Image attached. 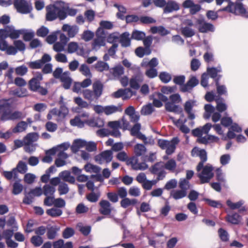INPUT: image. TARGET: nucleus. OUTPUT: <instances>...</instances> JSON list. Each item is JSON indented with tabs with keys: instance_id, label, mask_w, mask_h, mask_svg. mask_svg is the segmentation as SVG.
Returning a JSON list of instances; mask_svg holds the SVG:
<instances>
[{
	"instance_id": "obj_1",
	"label": "nucleus",
	"mask_w": 248,
	"mask_h": 248,
	"mask_svg": "<svg viewBox=\"0 0 248 248\" xmlns=\"http://www.w3.org/2000/svg\"><path fill=\"white\" fill-rule=\"evenodd\" d=\"M199 152L198 156L201 161L196 167V170L198 172L202 169V170L201 173L198 174V177L200 179L201 184L207 183L214 177L213 167L209 164L203 166L204 163L207 160V153L204 149H200Z\"/></svg>"
},
{
	"instance_id": "obj_2",
	"label": "nucleus",
	"mask_w": 248,
	"mask_h": 248,
	"mask_svg": "<svg viewBox=\"0 0 248 248\" xmlns=\"http://www.w3.org/2000/svg\"><path fill=\"white\" fill-rule=\"evenodd\" d=\"M45 16H76L78 10L70 8L69 4L62 1H57L53 4L46 7Z\"/></svg>"
},
{
	"instance_id": "obj_3",
	"label": "nucleus",
	"mask_w": 248,
	"mask_h": 248,
	"mask_svg": "<svg viewBox=\"0 0 248 248\" xmlns=\"http://www.w3.org/2000/svg\"><path fill=\"white\" fill-rule=\"evenodd\" d=\"M42 79V75L40 73H37L35 77L29 81V86L31 91L37 92L42 95H45L48 92L46 88L40 85V81Z\"/></svg>"
},
{
	"instance_id": "obj_4",
	"label": "nucleus",
	"mask_w": 248,
	"mask_h": 248,
	"mask_svg": "<svg viewBox=\"0 0 248 248\" xmlns=\"http://www.w3.org/2000/svg\"><path fill=\"white\" fill-rule=\"evenodd\" d=\"M13 5L16 12L20 14H29L32 10L31 3L26 0H14Z\"/></svg>"
},
{
	"instance_id": "obj_5",
	"label": "nucleus",
	"mask_w": 248,
	"mask_h": 248,
	"mask_svg": "<svg viewBox=\"0 0 248 248\" xmlns=\"http://www.w3.org/2000/svg\"><path fill=\"white\" fill-rule=\"evenodd\" d=\"M156 95L158 99L166 103V109L170 111V103L168 101L170 99V87L163 86L161 89V93H156Z\"/></svg>"
},
{
	"instance_id": "obj_6",
	"label": "nucleus",
	"mask_w": 248,
	"mask_h": 248,
	"mask_svg": "<svg viewBox=\"0 0 248 248\" xmlns=\"http://www.w3.org/2000/svg\"><path fill=\"white\" fill-rule=\"evenodd\" d=\"M223 11H227L230 13L235 14L238 13L241 15H246L248 16V12H247L244 5L241 2H231L229 5L224 8Z\"/></svg>"
},
{
	"instance_id": "obj_7",
	"label": "nucleus",
	"mask_w": 248,
	"mask_h": 248,
	"mask_svg": "<svg viewBox=\"0 0 248 248\" xmlns=\"http://www.w3.org/2000/svg\"><path fill=\"white\" fill-rule=\"evenodd\" d=\"M195 27L197 28L199 31L202 33L214 31V26L211 23L205 22L202 19H199L196 20L195 23Z\"/></svg>"
},
{
	"instance_id": "obj_8",
	"label": "nucleus",
	"mask_w": 248,
	"mask_h": 248,
	"mask_svg": "<svg viewBox=\"0 0 248 248\" xmlns=\"http://www.w3.org/2000/svg\"><path fill=\"white\" fill-rule=\"evenodd\" d=\"M113 158L112 152L111 150H106L94 156V160L99 164H101L104 162H110Z\"/></svg>"
},
{
	"instance_id": "obj_9",
	"label": "nucleus",
	"mask_w": 248,
	"mask_h": 248,
	"mask_svg": "<svg viewBox=\"0 0 248 248\" xmlns=\"http://www.w3.org/2000/svg\"><path fill=\"white\" fill-rule=\"evenodd\" d=\"M164 168L170 170V160H169L166 163H164L163 162L156 163L149 169V170L153 174H157L161 170H163Z\"/></svg>"
},
{
	"instance_id": "obj_10",
	"label": "nucleus",
	"mask_w": 248,
	"mask_h": 248,
	"mask_svg": "<svg viewBox=\"0 0 248 248\" xmlns=\"http://www.w3.org/2000/svg\"><path fill=\"white\" fill-rule=\"evenodd\" d=\"M128 165H131L134 170H144L148 168V165L145 163H138V159L136 157H133L127 161Z\"/></svg>"
},
{
	"instance_id": "obj_11",
	"label": "nucleus",
	"mask_w": 248,
	"mask_h": 248,
	"mask_svg": "<svg viewBox=\"0 0 248 248\" xmlns=\"http://www.w3.org/2000/svg\"><path fill=\"white\" fill-rule=\"evenodd\" d=\"M199 83V80L195 77H192L183 86L180 88V90L183 93L188 92Z\"/></svg>"
},
{
	"instance_id": "obj_12",
	"label": "nucleus",
	"mask_w": 248,
	"mask_h": 248,
	"mask_svg": "<svg viewBox=\"0 0 248 248\" xmlns=\"http://www.w3.org/2000/svg\"><path fill=\"white\" fill-rule=\"evenodd\" d=\"M183 6L185 8H189L190 13L191 15H195L201 10V6L199 4H195L192 0H186L183 3Z\"/></svg>"
},
{
	"instance_id": "obj_13",
	"label": "nucleus",
	"mask_w": 248,
	"mask_h": 248,
	"mask_svg": "<svg viewBox=\"0 0 248 248\" xmlns=\"http://www.w3.org/2000/svg\"><path fill=\"white\" fill-rule=\"evenodd\" d=\"M153 4L157 7H164V14L170 13V0L167 2L165 0H154Z\"/></svg>"
},
{
	"instance_id": "obj_14",
	"label": "nucleus",
	"mask_w": 248,
	"mask_h": 248,
	"mask_svg": "<svg viewBox=\"0 0 248 248\" xmlns=\"http://www.w3.org/2000/svg\"><path fill=\"white\" fill-rule=\"evenodd\" d=\"M24 116L23 115L22 112L19 111H15L13 112L11 111V109L10 108L9 112L7 114H5L4 116L1 118V120L2 121L7 120H16V119H20L23 118Z\"/></svg>"
},
{
	"instance_id": "obj_15",
	"label": "nucleus",
	"mask_w": 248,
	"mask_h": 248,
	"mask_svg": "<svg viewBox=\"0 0 248 248\" xmlns=\"http://www.w3.org/2000/svg\"><path fill=\"white\" fill-rule=\"evenodd\" d=\"M103 84L99 80L94 81L93 84V91L95 94V100H97L102 95L103 90Z\"/></svg>"
},
{
	"instance_id": "obj_16",
	"label": "nucleus",
	"mask_w": 248,
	"mask_h": 248,
	"mask_svg": "<svg viewBox=\"0 0 248 248\" xmlns=\"http://www.w3.org/2000/svg\"><path fill=\"white\" fill-rule=\"evenodd\" d=\"M101 207L100 213L103 215H108L111 211V204L107 200H101L99 202Z\"/></svg>"
},
{
	"instance_id": "obj_17",
	"label": "nucleus",
	"mask_w": 248,
	"mask_h": 248,
	"mask_svg": "<svg viewBox=\"0 0 248 248\" xmlns=\"http://www.w3.org/2000/svg\"><path fill=\"white\" fill-rule=\"evenodd\" d=\"M143 81L142 77L140 75H136L133 76L129 80V84L131 88L138 90L140 87V83Z\"/></svg>"
},
{
	"instance_id": "obj_18",
	"label": "nucleus",
	"mask_w": 248,
	"mask_h": 248,
	"mask_svg": "<svg viewBox=\"0 0 248 248\" xmlns=\"http://www.w3.org/2000/svg\"><path fill=\"white\" fill-rule=\"evenodd\" d=\"M130 34L127 32H124L119 36L118 41L121 44L123 47H127L130 46L131 38Z\"/></svg>"
},
{
	"instance_id": "obj_19",
	"label": "nucleus",
	"mask_w": 248,
	"mask_h": 248,
	"mask_svg": "<svg viewBox=\"0 0 248 248\" xmlns=\"http://www.w3.org/2000/svg\"><path fill=\"white\" fill-rule=\"evenodd\" d=\"M242 220V217L238 213L228 214L226 217V220L232 224H238Z\"/></svg>"
},
{
	"instance_id": "obj_20",
	"label": "nucleus",
	"mask_w": 248,
	"mask_h": 248,
	"mask_svg": "<svg viewBox=\"0 0 248 248\" xmlns=\"http://www.w3.org/2000/svg\"><path fill=\"white\" fill-rule=\"evenodd\" d=\"M61 81L63 83V87L65 89L70 88L72 79L69 77V72H65L62 73L60 78Z\"/></svg>"
},
{
	"instance_id": "obj_21",
	"label": "nucleus",
	"mask_w": 248,
	"mask_h": 248,
	"mask_svg": "<svg viewBox=\"0 0 248 248\" xmlns=\"http://www.w3.org/2000/svg\"><path fill=\"white\" fill-rule=\"evenodd\" d=\"M193 105L190 101H186L184 105V109L187 114V118L190 120H193L195 118V115L192 112Z\"/></svg>"
},
{
	"instance_id": "obj_22",
	"label": "nucleus",
	"mask_w": 248,
	"mask_h": 248,
	"mask_svg": "<svg viewBox=\"0 0 248 248\" xmlns=\"http://www.w3.org/2000/svg\"><path fill=\"white\" fill-rule=\"evenodd\" d=\"M59 177L63 181L74 184L75 182V177L71 176L70 172L69 171L65 170L61 172L59 174Z\"/></svg>"
},
{
	"instance_id": "obj_23",
	"label": "nucleus",
	"mask_w": 248,
	"mask_h": 248,
	"mask_svg": "<svg viewBox=\"0 0 248 248\" xmlns=\"http://www.w3.org/2000/svg\"><path fill=\"white\" fill-rule=\"evenodd\" d=\"M109 73L114 78H119L121 76L123 75L124 73V68L122 65H118L112 68L109 69Z\"/></svg>"
},
{
	"instance_id": "obj_24",
	"label": "nucleus",
	"mask_w": 248,
	"mask_h": 248,
	"mask_svg": "<svg viewBox=\"0 0 248 248\" xmlns=\"http://www.w3.org/2000/svg\"><path fill=\"white\" fill-rule=\"evenodd\" d=\"M59 228L56 226L47 227L46 229V236L48 239H54L57 236V232Z\"/></svg>"
},
{
	"instance_id": "obj_25",
	"label": "nucleus",
	"mask_w": 248,
	"mask_h": 248,
	"mask_svg": "<svg viewBox=\"0 0 248 248\" xmlns=\"http://www.w3.org/2000/svg\"><path fill=\"white\" fill-rule=\"evenodd\" d=\"M38 139L37 133L35 132L29 133L24 138L25 145L32 144L33 142L37 141Z\"/></svg>"
},
{
	"instance_id": "obj_26",
	"label": "nucleus",
	"mask_w": 248,
	"mask_h": 248,
	"mask_svg": "<svg viewBox=\"0 0 248 248\" xmlns=\"http://www.w3.org/2000/svg\"><path fill=\"white\" fill-rule=\"evenodd\" d=\"M158 144L161 149H166V153L167 155L170 154V141L164 140H158Z\"/></svg>"
},
{
	"instance_id": "obj_27",
	"label": "nucleus",
	"mask_w": 248,
	"mask_h": 248,
	"mask_svg": "<svg viewBox=\"0 0 248 248\" xmlns=\"http://www.w3.org/2000/svg\"><path fill=\"white\" fill-rule=\"evenodd\" d=\"M223 99L221 97H218L216 99L217 103L216 109L219 112H222L227 108V106L224 103H223Z\"/></svg>"
},
{
	"instance_id": "obj_28",
	"label": "nucleus",
	"mask_w": 248,
	"mask_h": 248,
	"mask_svg": "<svg viewBox=\"0 0 248 248\" xmlns=\"http://www.w3.org/2000/svg\"><path fill=\"white\" fill-rule=\"evenodd\" d=\"M10 108V105L7 102L3 100L0 101V113H2L1 118L7 114Z\"/></svg>"
},
{
	"instance_id": "obj_29",
	"label": "nucleus",
	"mask_w": 248,
	"mask_h": 248,
	"mask_svg": "<svg viewBox=\"0 0 248 248\" xmlns=\"http://www.w3.org/2000/svg\"><path fill=\"white\" fill-rule=\"evenodd\" d=\"M82 93L85 99H87L90 102L95 100V94L93 91L89 89H85L82 91Z\"/></svg>"
},
{
	"instance_id": "obj_30",
	"label": "nucleus",
	"mask_w": 248,
	"mask_h": 248,
	"mask_svg": "<svg viewBox=\"0 0 248 248\" xmlns=\"http://www.w3.org/2000/svg\"><path fill=\"white\" fill-rule=\"evenodd\" d=\"M146 152L145 147L141 144H137L134 146V153L136 156H139L144 155Z\"/></svg>"
},
{
	"instance_id": "obj_31",
	"label": "nucleus",
	"mask_w": 248,
	"mask_h": 248,
	"mask_svg": "<svg viewBox=\"0 0 248 248\" xmlns=\"http://www.w3.org/2000/svg\"><path fill=\"white\" fill-rule=\"evenodd\" d=\"M118 111H122V108L120 106H108L104 107V113L106 115H109Z\"/></svg>"
},
{
	"instance_id": "obj_32",
	"label": "nucleus",
	"mask_w": 248,
	"mask_h": 248,
	"mask_svg": "<svg viewBox=\"0 0 248 248\" xmlns=\"http://www.w3.org/2000/svg\"><path fill=\"white\" fill-rule=\"evenodd\" d=\"M94 67L97 71L100 72L109 69L108 63L103 61H98L95 65Z\"/></svg>"
},
{
	"instance_id": "obj_33",
	"label": "nucleus",
	"mask_w": 248,
	"mask_h": 248,
	"mask_svg": "<svg viewBox=\"0 0 248 248\" xmlns=\"http://www.w3.org/2000/svg\"><path fill=\"white\" fill-rule=\"evenodd\" d=\"M218 233L220 240L224 242H227L229 240V234L228 232L223 228L218 230Z\"/></svg>"
},
{
	"instance_id": "obj_34",
	"label": "nucleus",
	"mask_w": 248,
	"mask_h": 248,
	"mask_svg": "<svg viewBox=\"0 0 248 248\" xmlns=\"http://www.w3.org/2000/svg\"><path fill=\"white\" fill-rule=\"evenodd\" d=\"M181 32L182 34L186 37H191L195 34L194 31L188 26L182 28Z\"/></svg>"
},
{
	"instance_id": "obj_35",
	"label": "nucleus",
	"mask_w": 248,
	"mask_h": 248,
	"mask_svg": "<svg viewBox=\"0 0 248 248\" xmlns=\"http://www.w3.org/2000/svg\"><path fill=\"white\" fill-rule=\"evenodd\" d=\"M27 123L24 121L18 123L16 126L13 129L14 133H17L24 131L27 127Z\"/></svg>"
},
{
	"instance_id": "obj_36",
	"label": "nucleus",
	"mask_w": 248,
	"mask_h": 248,
	"mask_svg": "<svg viewBox=\"0 0 248 248\" xmlns=\"http://www.w3.org/2000/svg\"><path fill=\"white\" fill-rule=\"evenodd\" d=\"M58 190L60 195L66 194L69 192V188L67 184L64 182H62L59 185Z\"/></svg>"
},
{
	"instance_id": "obj_37",
	"label": "nucleus",
	"mask_w": 248,
	"mask_h": 248,
	"mask_svg": "<svg viewBox=\"0 0 248 248\" xmlns=\"http://www.w3.org/2000/svg\"><path fill=\"white\" fill-rule=\"evenodd\" d=\"M244 202L242 201H240L236 203L232 202L231 200H228L226 202V204L232 210L240 208L243 204Z\"/></svg>"
},
{
	"instance_id": "obj_38",
	"label": "nucleus",
	"mask_w": 248,
	"mask_h": 248,
	"mask_svg": "<svg viewBox=\"0 0 248 248\" xmlns=\"http://www.w3.org/2000/svg\"><path fill=\"white\" fill-rule=\"evenodd\" d=\"M221 68L220 67L217 68L215 67H208L207 68V72L211 78H215L217 76V73L221 72Z\"/></svg>"
},
{
	"instance_id": "obj_39",
	"label": "nucleus",
	"mask_w": 248,
	"mask_h": 248,
	"mask_svg": "<svg viewBox=\"0 0 248 248\" xmlns=\"http://www.w3.org/2000/svg\"><path fill=\"white\" fill-rule=\"evenodd\" d=\"M31 242L35 247H39L43 243L42 237L39 235H34L31 238Z\"/></svg>"
},
{
	"instance_id": "obj_40",
	"label": "nucleus",
	"mask_w": 248,
	"mask_h": 248,
	"mask_svg": "<svg viewBox=\"0 0 248 248\" xmlns=\"http://www.w3.org/2000/svg\"><path fill=\"white\" fill-rule=\"evenodd\" d=\"M43 194L46 196L52 195L55 191V188L49 185H46L43 187Z\"/></svg>"
},
{
	"instance_id": "obj_41",
	"label": "nucleus",
	"mask_w": 248,
	"mask_h": 248,
	"mask_svg": "<svg viewBox=\"0 0 248 248\" xmlns=\"http://www.w3.org/2000/svg\"><path fill=\"white\" fill-rule=\"evenodd\" d=\"M186 77L184 75L175 76L173 78V82L176 85L180 86V87L185 84Z\"/></svg>"
},
{
	"instance_id": "obj_42",
	"label": "nucleus",
	"mask_w": 248,
	"mask_h": 248,
	"mask_svg": "<svg viewBox=\"0 0 248 248\" xmlns=\"http://www.w3.org/2000/svg\"><path fill=\"white\" fill-rule=\"evenodd\" d=\"M145 36V34L143 32L135 30L133 31L131 38L137 40H141L144 39Z\"/></svg>"
},
{
	"instance_id": "obj_43",
	"label": "nucleus",
	"mask_w": 248,
	"mask_h": 248,
	"mask_svg": "<svg viewBox=\"0 0 248 248\" xmlns=\"http://www.w3.org/2000/svg\"><path fill=\"white\" fill-rule=\"evenodd\" d=\"M7 28L9 29V30H8L9 31V33H8V37L12 39L18 38L20 34L22 33V31L12 30L9 27H7Z\"/></svg>"
},
{
	"instance_id": "obj_44",
	"label": "nucleus",
	"mask_w": 248,
	"mask_h": 248,
	"mask_svg": "<svg viewBox=\"0 0 248 248\" xmlns=\"http://www.w3.org/2000/svg\"><path fill=\"white\" fill-rule=\"evenodd\" d=\"M154 111V108L151 103L144 106L141 110V114L142 115H149Z\"/></svg>"
},
{
	"instance_id": "obj_45",
	"label": "nucleus",
	"mask_w": 248,
	"mask_h": 248,
	"mask_svg": "<svg viewBox=\"0 0 248 248\" xmlns=\"http://www.w3.org/2000/svg\"><path fill=\"white\" fill-rule=\"evenodd\" d=\"M100 194L99 192L95 193L92 191L86 196L87 199L92 202H96L100 197Z\"/></svg>"
},
{
	"instance_id": "obj_46",
	"label": "nucleus",
	"mask_w": 248,
	"mask_h": 248,
	"mask_svg": "<svg viewBox=\"0 0 248 248\" xmlns=\"http://www.w3.org/2000/svg\"><path fill=\"white\" fill-rule=\"evenodd\" d=\"M14 169H16L18 172L24 174L26 172L27 170V167L25 162L22 161H20L18 162L16 167Z\"/></svg>"
},
{
	"instance_id": "obj_47",
	"label": "nucleus",
	"mask_w": 248,
	"mask_h": 248,
	"mask_svg": "<svg viewBox=\"0 0 248 248\" xmlns=\"http://www.w3.org/2000/svg\"><path fill=\"white\" fill-rule=\"evenodd\" d=\"M75 233L74 230L70 227H67L64 230L62 235L64 238L68 239L72 237Z\"/></svg>"
},
{
	"instance_id": "obj_48",
	"label": "nucleus",
	"mask_w": 248,
	"mask_h": 248,
	"mask_svg": "<svg viewBox=\"0 0 248 248\" xmlns=\"http://www.w3.org/2000/svg\"><path fill=\"white\" fill-rule=\"evenodd\" d=\"M46 213L53 217L60 216L62 214V211L58 208H52L46 210Z\"/></svg>"
},
{
	"instance_id": "obj_49",
	"label": "nucleus",
	"mask_w": 248,
	"mask_h": 248,
	"mask_svg": "<svg viewBox=\"0 0 248 248\" xmlns=\"http://www.w3.org/2000/svg\"><path fill=\"white\" fill-rule=\"evenodd\" d=\"M186 195V192L185 190H178L174 192L172 194L173 198L176 200L185 197Z\"/></svg>"
},
{
	"instance_id": "obj_50",
	"label": "nucleus",
	"mask_w": 248,
	"mask_h": 248,
	"mask_svg": "<svg viewBox=\"0 0 248 248\" xmlns=\"http://www.w3.org/2000/svg\"><path fill=\"white\" fill-rule=\"evenodd\" d=\"M74 102L80 108H87L89 107L88 103L80 97H75L74 98Z\"/></svg>"
},
{
	"instance_id": "obj_51",
	"label": "nucleus",
	"mask_w": 248,
	"mask_h": 248,
	"mask_svg": "<svg viewBox=\"0 0 248 248\" xmlns=\"http://www.w3.org/2000/svg\"><path fill=\"white\" fill-rule=\"evenodd\" d=\"M217 92L218 94L217 96L221 97V95H224L227 96L228 95L227 90L225 85H218L216 87Z\"/></svg>"
},
{
	"instance_id": "obj_52",
	"label": "nucleus",
	"mask_w": 248,
	"mask_h": 248,
	"mask_svg": "<svg viewBox=\"0 0 248 248\" xmlns=\"http://www.w3.org/2000/svg\"><path fill=\"white\" fill-rule=\"evenodd\" d=\"M105 45V39L103 36H97L96 38H95L93 43V45L94 47L95 46H103Z\"/></svg>"
},
{
	"instance_id": "obj_53",
	"label": "nucleus",
	"mask_w": 248,
	"mask_h": 248,
	"mask_svg": "<svg viewBox=\"0 0 248 248\" xmlns=\"http://www.w3.org/2000/svg\"><path fill=\"white\" fill-rule=\"evenodd\" d=\"M70 124L73 126H78L79 127H82L84 126L83 122L78 116L75 117L74 119H71L70 120Z\"/></svg>"
},
{
	"instance_id": "obj_54",
	"label": "nucleus",
	"mask_w": 248,
	"mask_h": 248,
	"mask_svg": "<svg viewBox=\"0 0 248 248\" xmlns=\"http://www.w3.org/2000/svg\"><path fill=\"white\" fill-rule=\"evenodd\" d=\"M79 70L82 74L86 76H91L92 74L89 67L85 64H82Z\"/></svg>"
},
{
	"instance_id": "obj_55",
	"label": "nucleus",
	"mask_w": 248,
	"mask_h": 248,
	"mask_svg": "<svg viewBox=\"0 0 248 248\" xmlns=\"http://www.w3.org/2000/svg\"><path fill=\"white\" fill-rule=\"evenodd\" d=\"M94 36L93 32L90 31H84L82 35V39L87 42L92 40Z\"/></svg>"
},
{
	"instance_id": "obj_56",
	"label": "nucleus",
	"mask_w": 248,
	"mask_h": 248,
	"mask_svg": "<svg viewBox=\"0 0 248 248\" xmlns=\"http://www.w3.org/2000/svg\"><path fill=\"white\" fill-rule=\"evenodd\" d=\"M89 208L85 206L83 203H79L76 207V211L78 214H83L87 213Z\"/></svg>"
},
{
	"instance_id": "obj_57",
	"label": "nucleus",
	"mask_w": 248,
	"mask_h": 248,
	"mask_svg": "<svg viewBox=\"0 0 248 248\" xmlns=\"http://www.w3.org/2000/svg\"><path fill=\"white\" fill-rule=\"evenodd\" d=\"M86 149L88 152H93L97 150L96 144L94 142H86L85 144Z\"/></svg>"
},
{
	"instance_id": "obj_58",
	"label": "nucleus",
	"mask_w": 248,
	"mask_h": 248,
	"mask_svg": "<svg viewBox=\"0 0 248 248\" xmlns=\"http://www.w3.org/2000/svg\"><path fill=\"white\" fill-rule=\"evenodd\" d=\"M232 124V120L231 117H223L221 119V124L224 127H228Z\"/></svg>"
},
{
	"instance_id": "obj_59",
	"label": "nucleus",
	"mask_w": 248,
	"mask_h": 248,
	"mask_svg": "<svg viewBox=\"0 0 248 248\" xmlns=\"http://www.w3.org/2000/svg\"><path fill=\"white\" fill-rule=\"evenodd\" d=\"M201 63L197 59H193L191 61V69L193 71L197 70L200 66Z\"/></svg>"
},
{
	"instance_id": "obj_60",
	"label": "nucleus",
	"mask_w": 248,
	"mask_h": 248,
	"mask_svg": "<svg viewBox=\"0 0 248 248\" xmlns=\"http://www.w3.org/2000/svg\"><path fill=\"white\" fill-rule=\"evenodd\" d=\"M14 45L16 50L24 51L25 49V44L21 40H16L14 42Z\"/></svg>"
},
{
	"instance_id": "obj_61",
	"label": "nucleus",
	"mask_w": 248,
	"mask_h": 248,
	"mask_svg": "<svg viewBox=\"0 0 248 248\" xmlns=\"http://www.w3.org/2000/svg\"><path fill=\"white\" fill-rule=\"evenodd\" d=\"M218 97L219 96L215 95L213 92H208L205 95L204 98L207 101L211 102L214 100L216 101Z\"/></svg>"
},
{
	"instance_id": "obj_62",
	"label": "nucleus",
	"mask_w": 248,
	"mask_h": 248,
	"mask_svg": "<svg viewBox=\"0 0 248 248\" xmlns=\"http://www.w3.org/2000/svg\"><path fill=\"white\" fill-rule=\"evenodd\" d=\"M78 47L77 43L70 42L68 45L67 51L70 53H74L77 50Z\"/></svg>"
},
{
	"instance_id": "obj_63",
	"label": "nucleus",
	"mask_w": 248,
	"mask_h": 248,
	"mask_svg": "<svg viewBox=\"0 0 248 248\" xmlns=\"http://www.w3.org/2000/svg\"><path fill=\"white\" fill-rule=\"evenodd\" d=\"M27 71L28 68L26 66L24 65L17 67L15 69L16 74L20 76L24 75L27 72Z\"/></svg>"
},
{
	"instance_id": "obj_64",
	"label": "nucleus",
	"mask_w": 248,
	"mask_h": 248,
	"mask_svg": "<svg viewBox=\"0 0 248 248\" xmlns=\"http://www.w3.org/2000/svg\"><path fill=\"white\" fill-rule=\"evenodd\" d=\"M23 189V186L18 182H16L13 185V193L14 194L20 193Z\"/></svg>"
}]
</instances>
